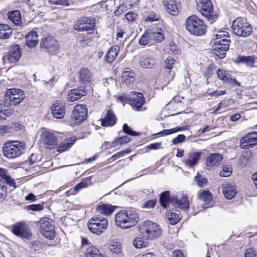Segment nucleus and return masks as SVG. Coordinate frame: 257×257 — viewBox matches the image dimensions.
Masks as SVG:
<instances>
[{
  "mask_svg": "<svg viewBox=\"0 0 257 257\" xmlns=\"http://www.w3.org/2000/svg\"><path fill=\"white\" fill-rule=\"evenodd\" d=\"M10 127L8 125H0V135H4L5 134L10 133Z\"/></svg>",
  "mask_w": 257,
  "mask_h": 257,
  "instance_id": "nucleus-63",
  "label": "nucleus"
},
{
  "mask_svg": "<svg viewBox=\"0 0 257 257\" xmlns=\"http://www.w3.org/2000/svg\"><path fill=\"white\" fill-rule=\"evenodd\" d=\"M122 79L126 85L132 83L135 80V73L131 70L124 71L122 74Z\"/></svg>",
  "mask_w": 257,
  "mask_h": 257,
  "instance_id": "nucleus-42",
  "label": "nucleus"
},
{
  "mask_svg": "<svg viewBox=\"0 0 257 257\" xmlns=\"http://www.w3.org/2000/svg\"><path fill=\"white\" fill-rule=\"evenodd\" d=\"M232 172V167L229 165H225L223 167L222 171L219 173L221 177H226L230 175Z\"/></svg>",
  "mask_w": 257,
  "mask_h": 257,
  "instance_id": "nucleus-48",
  "label": "nucleus"
},
{
  "mask_svg": "<svg viewBox=\"0 0 257 257\" xmlns=\"http://www.w3.org/2000/svg\"><path fill=\"white\" fill-rule=\"evenodd\" d=\"M153 34L150 32L149 29L146 31L145 33L142 36L139 41V44L143 46H145L148 44L152 43V39L151 35Z\"/></svg>",
  "mask_w": 257,
  "mask_h": 257,
  "instance_id": "nucleus-41",
  "label": "nucleus"
},
{
  "mask_svg": "<svg viewBox=\"0 0 257 257\" xmlns=\"http://www.w3.org/2000/svg\"><path fill=\"white\" fill-rule=\"evenodd\" d=\"M156 63V59L152 57L142 56L140 59V65L144 68H153Z\"/></svg>",
  "mask_w": 257,
  "mask_h": 257,
  "instance_id": "nucleus-32",
  "label": "nucleus"
},
{
  "mask_svg": "<svg viewBox=\"0 0 257 257\" xmlns=\"http://www.w3.org/2000/svg\"><path fill=\"white\" fill-rule=\"evenodd\" d=\"M150 32L153 34L151 35L152 41L159 42H161L164 38V31L159 27L149 29Z\"/></svg>",
  "mask_w": 257,
  "mask_h": 257,
  "instance_id": "nucleus-35",
  "label": "nucleus"
},
{
  "mask_svg": "<svg viewBox=\"0 0 257 257\" xmlns=\"http://www.w3.org/2000/svg\"><path fill=\"white\" fill-rule=\"evenodd\" d=\"M116 140L118 141V145L125 144L131 141V139L127 136L118 138Z\"/></svg>",
  "mask_w": 257,
  "mask_h": 257,
  "instance_id": "nucleus-62",
  "label": "nucleus"
},
{
  "mask_svg": "<svg viewBox=\"0 0 257 257\" xmlns=\"http://www.w3.org/2000/svg\"><path fill=\"white\" fill-rule=\"evenodd\" d=\"M167 12L173 16H176L179 13L178 5L176 0H164L163 2Z\"/></svg>",
  "mask_w": 257,
  "mask_h": 257,
  "instance_id": "nucleus-27",
  "label": "nucleus"
},
{
  "mask_svg": "<svg viewBox=\"0 0 257 257\" xmlns=\"http://www.w3.org/2000/svg\"><path fill=\"white\" fill-rule=\"evenodd\" d=\"M116 122V118L113 112L107 109L103 118L101 119V125L103 126H111Z\"/></svg>",
  "mask_w": 257,
  "mask_h": 257,
  "instance_id": "nucleus-26",
  "label": "nucleus"
},
{
  "mask_svg": "<svg viewBox=\"0 0 257 257\" xmlns=\"http://www.w3.org/2000/svg\"><path fill=\"white\" fill-rule=\"evenodd\" d=\"M171 203L176 207L184 210L189 207V203L186 195L181 193L177 194L176 196H173L171 199Z\"/></svg>",
  "mask_w": 257,
  "mask_h": 257,
  "instance_id": "nucleus-19",
  "label": "nucleus"
},
{
  "mask_svg": "<svg viewBox=\"0 0 257 257\" xmlns=\"http://www.w3.org/2000/svg\"><path fill=\"white\" fill-rule=\"evenodd\" d=\"M44 208L42 204H31L26 206L27 211H39L42 210Z\"/></svg>",
  "mask_w": 257,
  "mask_h": 257,
  "instance_id": "nucleus-50",
  "label": "nucleus"
},
{
  "mask_svg": "<svg viewBox=\"0 0 257 257\" xmlns=\"http://www.w3.org/2000/svg\"><path fill=\"white\" fill-rule=\"evenodd\" d=\"M4 115L5 116V120L8 117H9L11 116L14 111L13 109L9 107L8 106L5 105L4 104Z\"/></svg>",
  "mask_w": 257,
  "mask_h": 257,
  "instance_id": "nucleus-61",
  "label": "nucleus"
},
{
  "mask_svg": "<svg viewBox=\"0 0 257 257\" xmlns=\"http://www.w3.org/2000/svg\"><path fill=\"white\" fill-rule=\"evenodd\" d=\"M26 44L30 48L35 47L38 42V35L36 32L32 31L28 33L26 37Z\"/></svg>",
  "mask_w": 257,
  "mask_h": 257,
  "instance_id": "nucleus-34",
  "label": "nucleus"
},
{
  "mask_svg": "<svg viewBox=\"0 0 257 257\" xmlns=\"http://www.w3.org/2000/svg\"><path fill=\"white\" fill-rule=\"evenodd\" d=\"M257 145V136L255 134H249L240 140V146L243 149L252 147Z\"/></svg>",
  "mask_w": 257,
  "mask_h": 257,
  "instance_id": "nucleus-23",
  "label": "nucleus"
},
{
  "mask_svg": "<svg viewBox=\"0 0 257 257\" xmlns=\"http://www.w3.org/2000/svg\"><path fill=\"white\" fill-rule=\"evenodd\" d=\"M40 140L42 143L48 149H53L58 143L54 133L45 128L42 129Z\"/></svg>",
  "mask_w": 257,
  "mask_h": 257,
  "instance_id": "nucleus-11",
  "label": "nucleus"
},
{
  "mask_svg": "<svg viewBox=\"0 0 257 257\" xmlns=\"http://www.w3.org/2000/svg\"><path fill=\"white\" fill-rule=\"evenodd\" d=\"M122 129H123V131L124 132V133H125V134H127L130 136H138L139 135L138 133L133 131L131 129V128H130L127 125V124L125 123L123 124Z\"/></svg>",
  "mask_w": 257,
  "mask_h": 257,
  "instance_id": "nucleus-52",
  "label": "nucleus"
},
{
  "mask_svg": "<svg viewBox=\"0 0 257 257\" xmlns=\"http://www.w3.org/2000/svg\"><path fill=\"white\" fill-rule=\"evenodd\" d=\"M139 231L147 240H155L162 234V229L157 223L146 221L139 225Z\"/></svg>",
  "mask_w": 257,
  "mask_h": 257,
  "instance_id": "nucleus-2",
  "label": "nucleus"
},
{
  "mask_svg": "<svg viewBox=\"0 0 257 257\" xmlns=\"http://www.w3.org/2000/svg\"><path fill=\"white\" fill-rule=\"evenodd\" d=\"M197 9L210 23L217 18V15L213 13V7L210 0H198Z\"/></svg>",
  "mask_w": 257,
  "mask_h": 257,
  "instance_id": "nucleus-7",
  "label": "nucleus"
},
{
  "mask_svg": "<svg viewBox=\"0 0 257 257\" xmlns=\"http://www.w3.org/2000/svg\"><path fill=\"white\" fill-rule=\"evenodd\" d=\"M182 130H184L183 127H176L169 130H164L163 131L157 133V135H160L162 136H167Z\"/></svg>",
  "mask_w": 257,
  "mask_h": 257,
  "instance_id": "nucleus-46",
  "label": "nucleus"
},
{
  "mask_svg": "<svg viewBox=\"0 0 257 257\" xmlns=\"http://www.w3.org/2000/svg\"><path fill=\"white\" fill-rule=\"evenodd\" d=\"M39 223L41 233L45 238L49 239H53L55 237V228L51 220L48 218L44 217L41 219Z\"/></svg>",
  "mask_w": 257,
  "mask_h": 257,
  "instance_id": "nucleus-9",
  "label": "nucleus"
},
{
  "mask_svg": "<svg viewBox=\"0 0 257 257\" xmlns=\"http://www.w3.org/2000/svg\"><path fill=\"white\" fill-rule=\"evenodd\" d=\"M160 201L161 206L164 208H167L168 204L171 202L169 191H165L161 194Z\"/></svg>",
  "mask_w": 257,
  "mask_h": 257,
  "instance_id": "nucleus-43",
  "label": "nucleus"
},
{
  "mask_svg": "<svg viewBox=\"0 0 257 257\" xmlns=\"http://www.w3.org/2000/svg\"><path fill=\"white\" fill-rule=\"evenodd\" d=\"M87 115V108L83 104L76 105L72 112L69 119L71 125H79L83 122Z\"/></svg>",
  "mask_w": 257,
  "mask_h": 257,
  "instance_id": "nucleus-8",
  "label": "nucleus"
},
{
  "mask_svg": "<svg viewBox=\"0 0 257 257\" xmlns=\"http://www.w3.org/2000/svg\"><path fill=\"white\" fill-rule=\"evenodd\" d=\"M24 143L18 141H9L4 144L3 152L8 159H15L20 156L25 150Z\"/></svg>",
  "mask_w": 257,
  "mask_h": 257,
  "instance_id": "nucleus-3",
  "label": "nucleus"
},
{
  "mask_svg": "<svg viewBox=\"0 0 257 257\" xmlns=\"http://www.w3.org/2000/svg\"><path fill=\"white\" fill-rule=\"evenodd\" d=\"M222 190L224 197L227 199L233 198L237 193L236 187L227 183L222 185Z\"/></svg>",
  "mask_w": 257,
  "mask_h": 257,
  "instance_id": "nucleus-31",
  "label": "nucleus"
},
{
  "mask_svg": "<svg viewBox=\"0 0 257 257\" xmlns=\"http://www.w3.org/2000/svg\"><path fill=\"white\" fill-rule=\"evenodd\" d=\"M50 3L56 5L67 6L70 5L68 0H48Z\"/></svg>",
  "mask_w": 257,
  "mask_h": 257,
  "instance_id": "nucleus-53",
  "label": "nucleus"
},
{
  "mask_svg": "<svg viewBox=\"0 0 257 257\" xmlns=\"http://www.w3.org/2000/svg\"><path fill=\"white\" fill-rule=\"evenodd\" d=\"M233 33L239 37H246L252 32V27L245 18H237L232 25Z\"/></svg>",
  "mask_w": 257,
  "mask_h": 257,
  "instance_id": "nucleus-5",
  "label": "nucleus"
},
{
  "mask_svg": "<svg viewBox=\"0 0 257 257\" xmlns=\"http://www.w3.org/2000/svg\"><path fill=\"white\" fill-rule=\"evenodd\" d=\"M116 206L109 204L100 203L96 207V210L100 214L109 215L112 213Z\"/></svg>",
  "mask_w": 257,
  "mask_h": 257,
  "instance_id": "nucleus-33",
  "label": "nucleus"
},
{
  "mask_svg": "<svg viewBox=\"0 0 257 257\" xmlns=\"http://www.w3.org/2000/svg\"><path fill=\"white\" fill-rule=\"evenodd\" d=\"M79 81L81 84L89 85L93 81V77L92 72L86 68H81L78 72Z\"/></svg>",
  "mask_w": 257,
  "mask_h": 257,
  "instance_id": "nucleus-20",
  "label": "nucleus"
},
{
  "mask_svg": "<svg viewBox=\"0 0 257 257\" xmlns=\"http://www.w3.org/2000/svg\"><path fill=\"white\" fill-rule=\"evenodd\" d=\"M202 152L194 150L187 153L183 160V163L189 168H194L198 163L201 156Z\"/></svg>",
  "mask_w": 257,
  "mask_h": 257,
  "instance_id": "nucleus-15",
  "label": "nucleus"
},
{
  "mask_svg": "<svg viewBox=\"0 0 257 257\" xmlns=\"http://www.w3.org/2000/svg\"><path fill=\"white\" fill-rule=\"evenodd\" d=\"M216 74L218 78L224 83L234 86H240V83L226 70L218 69L216 71Z\"/></svg>",
  "mask_w": 257,
  "mask_h": 257,
  "instance_id": "nucleus-18",
  "label": "nucleus"
},
{
  "mask_svg": "<svg viewBox=\"0 0 257 257\" xmlns=\"http://www.w3.org/2000/svg\"><path fill=\"white\" fill-rule=\"evenodd\" d=\"M0 178L13 189L17 187L14 180L10 175L8 171L4 168L0 167Z\"/></svg>",
  "mask_w": 257,
  "mask_h": 257,
  "instance_id": "nucleus-30",
  "label": "nucleus"
},
{
  "mask_svg": "<svg viewBox=\"0 0 257 257\" xmlns=\"http://www.w3.org/2000/svg\"><path fill=\"white\" fill-rule=\"evenodd\" d=\"M86 94V92L85 90L73 89L69 91L67 99L69 101L73 102L85 95Z\"/></svg>",
  "mask_w": 257,
  "mask_h": 257,
  "instance_id": "nucleus-29",
  "label": "nucleus"
},
{
  "mask_svg": "<svg viewBox=\"0 0 257 257\" xmlns=\"http://www.w3.org/2000/svg\"><path fill=\"white\" fill-rule=\"evenodd\" d=\"M107 219L103 217L95 216L89 219L87 226L89 230L96 235L101 234L108 227Z\"/></svg>",
  "mask_w": 257,
  "mask_h": 257,
  "instance_id": "nucleus-6",
  "label": "nucleus"
},
{
  "mask_svg": "<svg viewBox=\"0 0 257 257\" xmlns=\"http://www.w3.org/2000/svg\"><path fill=\"white\" fill-rule=\"evenodd\" d=\"M5 96L6 99L9 100L11 104L17 105L24 99L25 94L24 92L20 89L12 88L7 90Z\"/></svg>",
  "mask_w": 257,
  "mask_h": 257,
  "instance_id": "nucleus-13",
  "label": "nucleus"
},
{
  "mask_svg": "<svg viewBox=\"0 0 257 257\" xmlns=\"http://www.w3.org/2000/svg\"><path fill=\"white\" fill-rule=\"evenodd\" d=\"M12 29L6 24H0V38L6 39L10 37Z\"/></svg>",
  "mask_w": 257,
  "mask_h": 257,
  "instance_id": "nucleus-40",
  "label": "nucleus"
},
{
  "mask_svg": "<svg viewBox=\"0 0 257 257\" xmlns=\"http://www.w3.org/2000/svg\"><path fill=\"white\" fill-rule=\"evenodd\" d=\"M125 19L128 22H132L135 21L136 19H137L138 15L132 12H128L125 14Z\"/></svg>",
  "mask_w": 257,
  "mask_h": 257,
  "instance_id": "nucleus-60",
  "label": "nucleus"
},
{
  "mask_svg": "<svg viewBox=\"0 0 257 257\" xmlns=\"http://www.w3.org/2000/svg\"><path fill=\"white\" fill-rule=\"evenodd\" d=\"M127 10V7L123 4L120 5L114 12L115 16H119Z\"/></svg>",
  "mask_w": 257,
  "mask_h": 257,
  "instance_id": "nucleus-59",
  "label": "nucleus"
},
{
  "mask_svg": "<svg viewBox=\"0 0 257 257\" xmlns=\"http://www.w3.org/2000/svg\"><path fill=\"white\" fill-rule=\"evenodd\" d=\"M215 38L213 40H220V39L226 38L228 39L229 38L228 33L225 31H219L217 34L214 36Z\"/></svg>",
  "mask_w": 257,
  "mask_h": 257,
  "instance_id": "nucleus-55",
  "label": "nucleus"
},
{
  "mask_svg": "<svg viewBox=\"0 0 257 257\" xmlns=\"http://www.w3.org/2000/svg\"><path fill=\"white\" fill-rule=\"evenodd\" d=\"M40 46L50 55H56L59 51L58 41L51 36H48L41 40Z\"/></svg>",
  "mask_w": 257,
  "mask_h": 257,
  "instance_id": "nucleus-10",
  "label": "nucleus"
},
{
  "mask_svg": "<svg viewBox=\"0 0 257 257\" xmlns=\"http://www.w3.org/2000/svg\"><path fill=\"white\" fill-rule=\"evenodd\" d=\"M119 51V48L118 46L114 45L111 47L108 51L107 55L105 57V59L107 62H112L117 57Z\"/></svg>",
  "mask_w": 257,
  "mask_h": 257,
  "instance_id": "nucleus-38",
  "label": "nucleus"
},
{
  "mask_svg": "<svg viewBox=\"0 0 257 257\" xmlns=\"http://www.w3.org/2000/svg\"><path fill=\"white\" fill-rule=\"evenodd\" d=\"M133 244L136 248H141L148 246L149 243L142 237H136L133 241Z\"/></svg>",
  "mask_w": 257,
  "mask_h": 257,
  "instance_id": "nucleus-44",
  "label": "nucleus"
},
{
  "mask_svg": "<svg viewBox=\"0 0 257 257\" xmlns=\"http://www.w3.org/2000/svg\"><path fill=\"white\" fill-rule=\"evenodd\" d=\"M51 110L54 117L56 118H62L65 115V107L62 102L56 101L52 105Z\"/></svg>",
  "mask_w": 257,
  "mask_h": 257,
  "instance_id": "nucleus-21",
  "label": "nucleus"
},
{
  "mask_svg": "<svg viewBox=\"0 0 257 257\" xmlns=\"http://www.w3.org/2000/svg\"><path fill=\"white\" fill-rule=\"evenodd\" d=\"M110 251L115 254L119 255L122 252V244L120 242L114 240H110L108 244Z\"/></svg>",
  "mask_w": 257,
  "mask_h": 257,
  "instance_id": "nucleus-39",
  "label": "nucleus"
},
{
  "mask_svg": "<svg viewBox=\"0 0 257 257\" xmlns=\"http://www.w3.org/2000/svg\"><path fill=\"white\" fill-rule=\"evenodd\" d=\"M6 184V182L0 178V201L4 200L7 196V189Z\"/></svg>",
  "mask_w": 257,
  "mask_h": 257,
  "instance_id": "nucleus-45",
  "label": "nucleus"
},
{
  "mask_svg": "<svg viewBox=\"0 0 257 257\" xmlns=\"http://www.w3.org/2000/svg\"><path fill=\"white\" fill-rule=\"evenodd\" d=\"M198 198L204 202L202 204L203 208L211 207L214 203L211 194L208 190L200 191L198 194Z\"/></svg>",
  "mask_w": 257,
  "mask_h": 257,
  "instance_id": "nucleus-22",
  "label": "nucleus"
},
{
  "mask_svg": "<svg viewBox=\"0 0 257 257\" xmlns=\"http://www.w3.org/2000/svg\"><path fill=\"white\" fill-rule=\"evenodd\" d=\"M223 159L222 156L219 153H212L209 154L206 161V165L207 167L218 166Z\"/></svg>",
  "mask_w": 257,
  "mask_h": 257,
  "instance_id": "nucleus-28",
  "label": "nucleus"
},
{
  "mask_svg": "<svg viewBox=\"0 0 257 257\" xmlns=\"http://www.w3.org/2000/svg\"><path fill=\"white\" fill-rule=\"evenodd\" d=\"M175 60L172 57H168L165 60V68L169 70H171L173 66Z\"/></svg>",
  "mask_w": 257,
  "mask_h": 257,
  "instance_id": "nucleus-57",
  "label": "nucleus"
},
{
  "mask_svg": "<svg viewBox=\"0 0 257 257\" xmlns=\"http://www.w3.org/2000/svg\"><path fill=\"white\" fill-rule=\"evenodd\" d=\"M195 181L197 184L200 187H203L207 183V180L205 178H203L201 175L198 173L195 177Z\"/></svg>",
  "mask_w": 257,
  "mask_h": 257,
  "instance_id": "nucleus-51",
  "label": "nucleus"
},
{
  "mask_svg": "<svg viewBox=\"0 0 257 257\" xmlns=\"http://www.w3.org/2000/svg\"><path fill=\"white\" fill-rule=\"evenodd\" d=\"M166 215L170 223L173 225L177 223L182 218L181 213L179 210H175L174 212L168 211Z\"/></svg>",
  "mask_w": 257,
  "mask_h": 257,
  "instance_id": "nucleus-36",
  "label": "nucleus"
},
{
  "mask_svg": "<svg viewBox=\"0 0 257 257\" xmlns=\"http://www.w3.org/2000/svg\"><path fill=\"white\" fill-rule=\"evenodd\" d=\"M185 24L187 30L192 35L202 36L206 32V25L195 15H192L187 18Z\"/></svg>",
  "mask_w": 257,
  "mask_h": 257,
  "instance_id": "nucleus-4",
  "label": "nucleus"
},
{
  "mask_svg": "<svg viewBox=\"0 0 257 257\" xmlns=\"http://www.w3.org/2000/svg\"><path fill=\"white\" fill-rule=\"evenodd\" d=\"M8 17L9 20L16 26H20L22 23L21 15L18 10L9 12L8 13Z\"/></svg>",
  "mask_w": 257,
  "mask_h": 257,
  "instance_id": "nucleus-37",
  "label": "nucleus"
},
{
  "mask_svg": "<svg viewBox=\"0 0 257 257\" xmlns=\"http://www.w3.org/2000/svg\"><path fill=\"white\" fill-rule=\"evenodd\" d=\"M240 61L246 63L247 65L252 66L254 62V56H242L240 58Z\"/></svg>",
  "mask_w": 257,
  "mask_h": 257,
  "instance_id": "nucleus-49",
  "label": "nucleus"
},
{
  "mask_svg": "<svg viewBox=\"0 0 257 257\" xmlns=\"http://www.w3.org/2000/svg\"><path fill=\"white\" fill-rule=\"evenodd\" d=\"M77 41L82 46H86L91 41V39L87 35L79 34L77 37Z\"/></svg>",
  "mask_w": 257,
  "mask_h": 257,
  "instance_id": "nucleus-47",
  "label": "nucleus"
},
{
  "mask_svg": "<svg viewBox=\"0 0 257 257\" xmlns=\"http://www.w3.org/2000/svg\"><path fill=\"white\" fill-rule=\"evenodd\" d=\"M186 139L185 135L181 134L178 135L176 137L174 138L172 141V143L173 145H176L183 142Z\"/></svg>",
  "mask_w": 257,
  "mask_h": 257,
  "instance_id": "nucleus-54",
  "label": "nucleus"
},
{
  "mask_svg": "<svg viewBox=\"0 0 257 257\" xmlns=\"http://www.w3.org/2000/svg\"><path fill=\"white\" fill-rule=\"evenodd\" d=\"M95 20L88 18H85L75 22L73 26L75 30L87 31L89 34L93 32Z\"/></svg>",
  "mask_w": 257,
  "mask_h": 257,
  "instance_id": "nucleus-14",
  "label": "nucleus"
},
{
  "mask_svg": "<svg viewBox=\"0 0 257 257\" xmlns=\"http://www.w3.org/2000/svg\"><path fill=\"white\" fill-rule=\"evenodd\" d=\"M229 40L224 38L222 40H213L212 49L214 54L219 58H223L225 56L226 52L228 50L229 46Z\"/></svg>",
  "mask_w": 257,
  "mask_h": 257,
  "instance_id": "nucleus-12",
  "label": "nucleus"
},
{
  "mask_svg": "<svg viewBox=\"0 0 257 257\" xmlns=\"http://www.w3.org/2000/svg\"><path fill=\"white\" fill-rule=\"evenodd\" d=\"M118 145V141L115 140L112 142H105L102 145V147L105 149H111Z\"/></svg>",
  "mask_w": 257,
  "mask_h": 257,
  "instance_id": "nucleus-56",
  "label": "nucleus"
},
{
  "mask_svg": "<svg viewBox=\"0 0 257 257\" xmlns=\"http://www.w3.org/2000/svg\"><path fill=\"white\" fill-rule=\"evenodd\" d=\"M156 204V200L155 199H152L146 201L143 205V208H153L155 207Z\"/></svg>",
  "mask_w": 257,
  "mask_h": 257,
  "instance_id": "nucleus-58",
  "label": "nucleus"
},
{
  "mask_svg": "<svg viewBox=\"0 0 257 257\" xmlns=\"http://www.w3.org/2000/svg\"><path fill=\"white\" fill-rule=\"evenodd\" d=\"M76 138L74 136L69 135L67 136L65 140L59 145L57 151L62 153L69 150L75 143Z\"/></svg>",
  "mask_w": 257,
  "mask_h": 257,
  "instance_id": "nucleus-24",
  "label": "nucleus"
},
{
  "mask_svg": "<svg viewBox=\"0 0 257 257\" xmlns=\"http://www.w3.org/2000/svg\"><path fill=\"white\" fill-rule=\"evenodd\" d=\"M139 220V215L134 210H122L115 215V225L123 229L134 226Z\"/></svg>",
  "mask_w": 257,
  "mask_h": 257,
  "instance_id": "nucleus-1",
  "label": "nucleus"
},
{
  "mask_svg": "<svg viewBox=\"0 0 257 257\" xmlns=\"http://www.w3.org/2000/svg\"><path fill=\"white\" fill-rule=\"evenodd\" d=\"M21 56L20 47L18 45L12 47L7 55L8 60L10 63H16L20 59Z\"/></svg>",
  "mask_w": 257,
  "mask_h": 257,
  "instance_id": "nucleus-25",
  "label": "nucleus"
},
{
  "mask_svg": "<svg viewBox=\"0 0 257 257\" xmlns=\"http://www.w3.org/2000/svg\"><path fill=\"white\" fill-rule=\"evenodd\" d=\"M145 103V98L141 93L132 92L129 96V103L136 110H141Z\"/></svg>",
  "mask_w": 257,
  "mask_h": 257,
  "instance_id": "nucleus-17",
  "label": "nucleus"
},
{
  "mask_svg": "<svg viewBox=\"0 0 257 257\" xmlns=\"http://www.w3.org/2000/svg\"><path fill=\"white\" fill-rule=\"evenodd\" d=\"M12 232L16 235L27 239L32 235L30 230L23 222H18L14 224L12 227Z\"/></svg>",
  "mask_w": 257,
  "mask_h": 257,
  "instance_id": "nucleus-16",
  "label": "nucleus"
},
{
  "mask_svg": "<svg viewBox=\"0 0 257 257\" xmlns=\"http://www.w3.org/2000/svg\"><path fill=\"white\" fill-rule=\"evenodd\" d=\"M87 185H88V184L86 181H82V182H80L79 183H78V184H77L74 187V190L76 192H78L82 188L86 187L87 186Z\"/></svg>",
  "mask_w": 257,
  "mask_h": 257,
  "instance_id": "nucleus-64",
  "label": "nucleus"
}]
</instances>
